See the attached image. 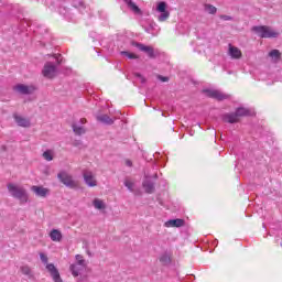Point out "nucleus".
<instances>
[{"mask_svg":"<svg viewBox=\"0 0 282 282\" xmlns=\"http://www.w3.org/2000/svg\"><path fill=\"white\" fill-rule=\"evenodd\" d=\"M7 189L13 199H18L20 204H28L30 195L28 194V189H25V187L14 183H9L7 184Z\"/></svg>","mask_w":282,"mask_h":282,"instance_id":"f257e3e1","label":"nucleus"},{"mask_svg":"<svg viewBox=\"0 0 282 282\" xmlns=\"http://www.w3.org/2000/svg\"><path fill=\"white\" fill-rule=\"evenodd\" d=\"M251 31H253L260 39H279L281 35L278 30L269 25H256L252 26Z\"/></svg>","mask_w":282,"mask_h":282,"instance_id":"f03ea898","label":"nucleus"},{"mask_svg":"<svg viewBox=\"0 0 282 282\" xmlns=\"http://www.w3.org/2000/svg\"><path fill=\"white\" fill-rule=\"evenodd\" d=\"M85 10H87V7H85L83 0H73V9L59 8V14L72 20L77 12L85 14Z\"/></svg>","mask_w":282,"mask_h":282,"instance_id":"7ed1b4c3","label":"nucleus"},{"mask_svg":"<svg viewBox=\"0 0 282 282\" xmlns=\"http://www.w3.org/2000/svg\"><path fill=\"white\" fill-rule=\"evenodd\" d=\"M246 116H250V110L247 108L240 107L237 108L235 112L225 113L223 116L224 122H228L229 124H235L239 122L240 118H243Z\"/></svg>","mask_w":282,"mask_h":282,"instance_id":"20e7f679","label":"nucleus"},{"mask_svg":"<svg viewBox=\"0 0 282 282\" xmlns=\"http://www.w3.org/2000/svg\"><path fill=\"white\" fill-rule=\"evenodd\" d=\"M75 259L76 262L70 264L69 270L73 276H79V274H83V272L87 270V261H85V259L80 254L75 256Z\"/></svg>","mask_w":282,"mask_h":282,"instance_id":"39448f33","label":"nucleus"},{"mask_svg":"<svg viewBox=\"0 0 282 282\" xmlns=\"http://www.w3.org/2000/svg\"><path fill=\"white\" fill-rule=\"evenodd\" d=\"M57 177L64 186H67V188H78V182L75 181L72 175L67 174V172H59L57 174Z\"/></svg>","mask_w":282,"mask_h":282,"instance_id":"423d86ee","label":"nucleus"},{"mask_svg":"<svg viewBox=\"0 0 282 282\" xmlns=\"http://www.w3.org/2000/svg\"><path fill=\"white\" fill-rule=\"evenodd\" d=\"M58 74V69L56 68V64L52 62H46L44 64V67L42 69V75L44 78H56V75Z\"/></svg>","mask_w":282,"mask_h":282,"instance_id":"0eeeda50","label":"nucleus"},{"mask_svg":"<svg viewBox=\"0 0 282 282\" xmlns=\"http://www.w3.org/2000/svg\"><path fill=\"white\" fill-rule=\"evenodd\" d=\"M156 12H159L158 21L161 23H164V21H167L169 17H171V12L166 10V2L164 1L158 2Z\"/></svg>","mask_w":282,"mask_h":282,"instance_id":"6e6552de","label":"nucleus"},{"mask_svg":"<svg viewBox=\"0 0 282 282\" xmlns=\"http://www.w3.org/2000/svg\"><path fill=\"white\" fill-rule=\"evenodd\" d=\"M83 124H87V119L82 118L72 124L75 135H85L87 133V129Z\"/></svg>","mask_w":282,"mask_h":282,"instance_id":"1a4fd4ad","label":"nucleus"},{"mask_svg":"<svg viewBox=\"0 0 282 282\" xmlns=\"http://www.w3.org/2000/svg\"><path fill=\"white\" fill-rule=\"evenodd\" d=\"M83 175H84V182L89 186V188H94L95 186H98V181L96 180V175H94L91 171H85Z\"/></svg>","mask_w":282,"mask_h":282,"instance_id":"9d476101","label":"nucleus"},{"mask_svg":"<svg viewBox=\"0 0 282 282\" xmlns=\"http://www.w3.org/2000/svg\"><path fill=\"white\" fill-rule=\"evenodd\" d=\"M134 47H138L140 52H144V54H148L149 58H155V51L151 46H147L142 43H133Z\"/></svg>","mask_w":282,"mask_h":282,"instance_id":"9b49d317","label":"nucleus"},{"mask_svg":"<svg viewBox=\"0 0 282 282\" xmlns=\"http://www.w3.org/2000/svg\"><path fill=\"white\" fill-rule=\"evenodd\" d=\"M35 89L36 88H34V86H28V85H23V84H19L17 86H14V90L18 91V94H22L23 96L34 94Z\"/></svg>","mask_w":282,"mask_h":282,"instance_id":"f8f14e48","label":"nucleus"},{"mask_svg":"<svg viewBox=\"0 0 282 282\" xmlns=\"http://www.w3.org/2000/svg\"><path fill=\"white\" fill-rule=\"evenodd\" d=\"M123 1H124L126 6H127L128 10H130V12H133L138 17H141L142 9H140V7H138L135 1H133V0H123Z\"/></svg>","mask_w":282,"mask_h":282,"instance_id":"ddd939ff","label":"nucleus"},{"mask_svg":"<svg viewBox=\"0 0 282 282\" xmlns=\"http://www.w3.org/2000/svg\"><path fill=\"white\" fill-rule=\"evenodd\" d=\"M46 270L47 272H50L54 282H63V280L61 279V273L54 264H47Z\"/></svg>","mask_w":282,"mask_h":282,"instance_id":"4468645a","label":"nucleus"},{"mask_svg":"<svg viewBox=\"0 0 282 282\" xmlns=\"http://www.w3.org/2000/svg\"><path fill=\"white\" fill-rule=\"evenodd\" d=\"M205 94H207L209 98H215L216 100H226V98H228V95L219 90L208 89V90H205Z\"/></svg>","mask_w":282,"mask_h":282,"instance_id":"2eb2a0df","label":"nucleus"},{"mask_svg":"<svg viewBox=\"0 0 282 282\" xmlns=\"http://www.w3.org/2000/svg\"><path fill=\"white\" fill-rule=\"evenodd\" d=\"M32 193H34L37 197H45L50 195V189L43 186L33 185L31 187Z\"/></svg>","mask_w":282,"mask_h":282,"instance_id":"dca6fc26","label":"nucleus"},{"mask_svg":"<svg viewBox=\"0 0 282 282\" xmlns=\"http://www.w3.org/2000/svg\"><path fill=\"white\" fill-rule=\"evenodd\" d=\"M13 118L15 120V123L18 124V127H23V128H29L31 127V122L30 119L19 116V115H13Z\"/></svg>","mask_w":282,"mask_h":282,"instance_id":"f3484780","label":"nucleus"},{"mask_svg":"<svg viewBox=\"0 0 282 282\" xmlns=\"http://www.w3.org/2000/svg\"><path fill=\"white\" fill-rule=\"evenodd\" d=\"M228 55L230 56V58H234L237 61L241 58L242 53H241V50H239V47L232 46V44H229Z\"/></svg>","mask_w":282,"mask_h":282,"instance_id":"a211bd4d","label":"nucleus"},{"mask_svg":"<svg viewBox=\"0 0 282 282\" xmlns=\"http://www.w3.org/2000/svg\"><path fill=\"white\" fill-rule=\"evenodd\" d=\"M184 226L183 219H170L165 223V228H182Z\"/></svg>","mask_w":282,"mask_h":282,"instance_id":"6ab92c4d","label":"nucleus"},{"mask_svg":"<svg viewBox=\"0 0 282 282\" xmlns=\"http://www.w3.org/2000/svg\"><path fill=\"white\" fill-rule=\"evenodd\" d=\"M142 186H143L145 193H148L149 195L153 194L155 191V184L153 182H151V180H149V178H145L143 181Z\"/></svg>","mask_w":282,"mask_h":282,"instance_id":"aec40b11","label":"nucleus"},{"mask_svg":"<svg viewBox=\"0 0 282 282\" xmlns=\"http://www.w3.org/2000/svg\"><path fill=\"white\" fill-rule=\"evenodd\" d=\"M48 237L55 242L63 241V232H61L58 229H52Z\"/></svg>","mask_w":282,"mask_h":282,"instance_id":"412c9836","label":"nucleus"},{"mask_svg":"<svg viewBox=\"0 0 282 282\" xmlns=\"http://www.w3.org/2000/svg\"><path fill=\"white\" fill-rule=\"evenodd\" d=\"M93 206L96 210H105L107 208V203L100 198H95L93 200Z\"/></svg>","mask_w":282,"mask_h":282,"instance_id":"4be33fe9","label":"nucleus"},{"mask_svg":"<svg viewBox=\"0 0 282 282\" xmlns=\"http://www.w3.org/2000/svg\"><path fill=\"white\" fill-rule=\"evenodd\" d=\"M97 120L98 122H101V124H113V119L108 115H98Z\"/></svg>","mask_w":282,"mask_h":282,"instance_id":"5701e85b","label":"nucleus"},{"mask_svg":"<svg viewBox=\"0 0 282 282\" xmlns=\"http://www.w3.org/2000/svg\"><path fill=\"white\" fill-rule=\"evenodd\" d=\"M159 261L162 263V265H171V254L169 252H163L159 257Z\"/></svg>","mask_w":282,"mask_h":282,"instance_id":"b1692460","label":"nucleus"},{"mask_svg":"<svg viewBox=\"0 0 282 282\" xmlns=\"http://www.w3.org/2000/svg\"><path fill=\"white\" fill-rule=\"evenodd\" d=\"M269 57L271 58L272 63H279V61H281V52L279 50H272L269 52Z\"/></svg>","mask_w":282,"mask_h":282,"instance_id":"393cba45","label":"nucleus"},{"mask_svg":"<svg viewBox=\"0 0 282 282\" xmlns=\"http://www.w3.org/2000/svg\"><path fill=\"white\" fill-rule=\"evenodd\" d=\"M20 271L22 272V274H24V276H28V279H32V276H34V274L32 273V269L28 264L22 265L20 268Z\"/></svg>","mask_w":282,"mask_h":282,"instance_id":"a878e982","label":"nucleus"},{"mask_svg":"<svg viewBox=\"0 0 282 282\" xmlns=\"http://www.w3.org/2000/svg\"><path fill=\"white\" fill-rule=\"evenodd\" d=\"M123 184L130 193H135V183H133V181L126 178Z\"/></svg>","mask_w":282,"mask_h":282,"instance_id":"bb28decb","label":"nucleus"},{"mask_svg":"<svg viewBox=\"0 0 282 282\" xmlns=\"http://www.w3.org/2000/svg\"><path fill=\"white\" fill-rule=\"evenodd\" d=\"M42 158L46 161V162H52V160H54V150H46L43 152Z\"/></svg>","mask_w":282,"mask_h":282,"instance_id":"cd10ccee","label":"nucleus"},{"mask_svg":"<svg viewBox=\"0 0 282 282\" xmlns=\"http://www.w3.org/2000/svg\"><path fill=\"white\" fill-rule=\"evenodd\" d=\"M204 10L207 14H217V7L213 4H204Z\"/></svg>","mask_w":282,"mask_h":282,"instance_id":"c85d7f7f","label":"nucleus"},{"mask_svg":"<svg viewBox=\"0 0 282 282\" xmlns=\"http://www.w3.org/2000/svg\"><path fill=\"white\" fill-rule=\"evenodd\" d=\"M120 54L121 56H126V58H129V61H135L138 58V55L128 51H121Z\"/></svg>","mask_w":282,"mask_h":282,"instance_id":"c756f323","label":"nucleus"},{"mask_svg":"<svg viewBox=\"0 0 282 282\" xmlns=\"http://www.w3.org/2000/svg\"><path fill=\"white\" fill-rule=\"evenodd\" d=\"M40 259H41L42 263H44V265H46V268H47V265H54V263H47V261H48L47 254H45L43 252L40 253Z\"/></svg>","mask_w":282,"mask_h":282,"instance_id":"7c9ffc66","label":"nucleus"},{"mask_svg":"<svg viewBox=\"0 0 282 282\" xmlns=\"http://www.w3.org/2000/svg\"><path fill=\"white\" fill-rule=\"evenodd\" d=\"M134 76H135L137 78H139V80H140L142 84L147 83V79H145L144 77H142V76L140 75V73H135Z\"/></svg>","mask_w":282,"mask_h":282,"instance_id":"2f4dec72","label":"nucleus"},{"mask_svg":"<svg viewBox=\"0 0 282 282\" xmlns=\"http://www.w3.org/2000/svg\"><path fill=\"white\" fill-rule=\"evenodd\" d=\"M159 80H161V83H169V77H164L162 75L158 76Z\"/></svg>","mask_w":282,"mask_h":282,"instance_id":"473e14b6","label":"nucleus"},{"mask_svg":"<svg viewBox=\"0 0 282 282\" xmlns=\"http://www.w3.org/2000/svg\"><path fill=\"white\" fill-rule=\"evenodd\" d=\"M220 19L223 21H232V17H230V15H220Z\"/></svg>","mask_w":282,"mask_h":282,"instance_id":"72a5a7b5","label":"nucleus"},{"mask_svg":"<svg viewBox=\"0 0 282 282\" xmlns=\"http://www.w3.org/2000/svg\"><path fill=\"white\" fill-rule=\"evenodd\" d=\"M126 166H133V162H131V160H127L126 161Z\"/></svg>","mask_w":282,"mask_h":282,"instance_id":"f704fd0d","label":"nucleus"},{"mask_svg":"<svg viewBox=\"0 0 282 282\" xmlns=\"http://www.w3.org/2000/svg\"><path fill=\"white\" fill-rule=\"evenodd\" d=\"M55 61H57V63H58V65H59L61 61L58 59L57 56H55Z\"/></svg>","mask_w":282,"mask_h":282,"instance_id":"c9c22d12","label":"nucleus"},{"mask_svg":"<svg viewBox=\"0 0 282 282\" xmlns=\"http://www.w3.org/2000/svg\"><path fill=\"white\" fill-rule=\"evenodd\" d=\"M159 155H160V153L156 152V153L154 154V158H158Z\"/></svg>","mask_w":282,"mask_h":282,"instance_id":"e433bc0d","label":"nucleus"}]
</instances>
